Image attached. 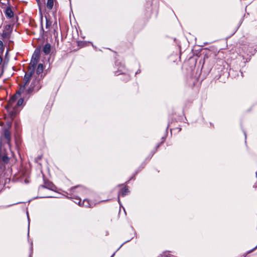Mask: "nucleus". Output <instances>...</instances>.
Instances as JSON below:
<instances>
[{
	"label": "nucleus",
	"instance_id": "nucleus-1",
	"mask_svg": "<svg viewBox=\"0 0 257 257\" xmlns=\"http://www.w3.org/2000/svg\"><path fill=\"white\" fill-rule=\"evenodd\" d=\"M38 56L37 55L34 57L33 56L30 65L28 67V70L26 72L24 79L23 85L20 87V91L24 90L26 89V87L29 84L31 77H32L35 70V67L38 62Z\"/></svg>",
	"mask_w": 257,
	"mask_h": 257
},
{
	"label": "nucleus",
	"instance_id": "nucleus-2",
	"mask_svg": "<svg viewBox=\"0 0 257 257\" xmlns=\"http://www.w3.org/2000/svg\"><path fill=\"white\" fill-rule=\"evenodd\" d=\"M32 78H33V80L30 87L27 90V93L29 94L37 92L42 87L41 83V81L42 79V76H36V75H33Z\"/></svg>",
	"mask_w": 257,
	"mask_h": 257
},
{
	"label": "nucleus",
	"instance_id": "nucleus-3",
	"mask_svg": "<svg viewBox=\"0 0 257 257\" xmlns=\"http://www.w3.org/2000/svg\"><path fill=\"white\" fill-rule=\"evenodd\" d=\"M24 90H25V89L24 90L20 91V89L19 91L17 92V93L16 94L14 95V96H13L10 99V100H9L8 103V106L9 107H13V105H14V103H15V102L17 101V99L18 98L17 94L20 95V94L21 92H23Z\"/></svg>",
	"mask_w": 257,
	"mask_h": 257
},
{
	"label": "nucleus",
	"instance_id": "nucleus-4",
	"mask_svg": "<svg viewBox=\"0 0 257 257\" xmlns=\"http://www.w3.org/2000/svg\"><path fill=\"white\" fill-rule=\"evenodd\" d=\"M41 187L47 188L51 190H54L55 188V185L52 182L46 181H44V185H41Z\"/></svg>",
	"mask_w": 257,
	"mask_h": 257
},
{
	"label": "nucleus",
	"instance_id": "nucleus-5",
	"mask_svg": "<svg viewBox=\"0 0 257 257\" xmlns=\"http://www.w3.org/2000/svg\"><path fill=\"white\" fill-rule=\"evenodd\" d=\"M43 70H44L43 65L42 64H39V65L37 67V68L36 69V74H35L34 73L33 76L36 75V76H42V75L41 74L43 72Z\"/></svg>",
	"mask_w": 257,
	"mask_h": 257
},
{
	"label": "nucleus",
	"instance_id": "nucleus-6",
	"mask_svg": "<svg viewBox=\"0 0 257 257\" xmlns=\"http://www.w3.org/2000/svg\"><path fill=\"white\" fill-rule=\"evenodd\" d=\"M6 17L8 18H12L14 17V13L10 7H7L5 11Z\"/></svg>",
	"mask_w": 257,
	"mask_h": 257
},
{
	"label": "nucleus",
	"instance_id": "nucleus-7",
	"mask_svg": "<svg viewBox=\"0 0 257 257\" xmlns=\"http://www.w3.org/2000/svg\"><path fill=\"white\" fill-rule=\"evenodd\" d=\"M51 49V45L49 43H47L44 46L43 48V51L45 54L47 55L50 53Z\"/></svg>",
	"mask_w": 257,
	"mask_h": 257
},
{
	"label": "nucleus",
	"instance_id": "nucleus-8",
	"mask_svg": "<svg viewBox=\"0 0 257 257\" xmlns=\"http://www.w3.org/2000/svg\"><path fill=\"white\" fill-rule=\"evenodd\" d=\"M11 33L10 32H7L6 31H3L2 34V37L3 38H6V39H10L11 36Z\"/></svg>",
	"mask_w": 257,
	"mask_h": 257
},
{
	"label": "nucleus",
	"instance_id": "nucleus-9",
	"mask_svg": "<svg viewBox=\"0 0 257 257\" xmlns=\"http://www.w3.org/2000/svg\"><path fill=\"white\" fill-rule=\"evenodd\" d=\"M5 138L8 141H10L11 140V133L8 130H5L4 131Z\"/></svg>",
	"mask_w": 257,
	"mask_h": 257
},
{
	"label": "nucleus",
	"instance_id": "nucleus-10",
	"mask_svg": "<svg viewBox=\"0 0 257 257\" xmlns=\"http://www.w3.org/2000/svg\"><path fill=\"white\" fill-rule=\"evenodd\" d=\"M81 206H84L86 207H91V205L89 203L88 200L84 199L82 203H81Z\"/></svg>",
	"mask_w": 257,
	"mask_h": 257
},
{
	"label": "nucleus",
	"instance_id": "nucleus-11",
	"mask_svg": "<svg viewBox=\"0 0 257 257\" xmlns=\"http://www.w3.org/2000/svg\"><path fill=\"white\" fill-rule=\"evenodd\" d=\"M129 192L128 189L126 187H124L121 190L120 194L122 196H124Z\"/></svg>",
	"mask_w": 257,
	"mask_h": 257
},
{
	"label": "nucleus",
	"instance_id": "nucleus-12",
	"mask_svg": "<svg viewBox=\"0 0 257 257\" xmlns=\"http://www.w3.org/2000/svg\"><path fill=\"white\" fill-rule=\"evenodd\" d=\"M53 0H47V7L49 10H51L53 7Z\"/></svg>",
	"mask_w": 257,
	"mask_h": 257
},
{
	"label": "nucleus",
	"instance_id": "nucleus-13",
	"mask_svg": "<svg viewBox=\"0 0 257 257\" xmlns=\"http://www.w3.org/2000/svg\"><path fill=\"white\" fill-rule=\"evenodd\" d=\"M4 31L12 32L13 30V27L11 25H7L4 27Z\"/></svg>",
	"mask_w": 257,
	"mask_h": 257
},
{
	"label": "nucleus",
	"instance_id": "nucleus-14",
	"mask_svg": "<svg viewBox=\"0 0 257 257\" xmlns=\"http://www.w3.org/2000/svg\"><path fill=\"white\" fill-rule=\"evenodd\" d=\"M46 28L47 29H48V28H49L51 27V24H52V22L48 18H46Z\"/></svg>",
	"mask_w": 257,
	"mask_h": 257
},
{
	"label": "nucleus",
	"instance_id": "nucleus-15",
	"mask_svg": "<svg viewBox=\"0 0 257 257\" xmlns=\"http://www.w3.org/2000/svg\"><path fill=\"white\" fill-rule=\"evenodd\" d=\"M77 188H78V189H79L78 192L86 191L84 188H83V187H79V186H76L73 188H72L71 190V191H73Z\"/></svg>",
	"mask_w": 257,
	"mask_h": 257
},
{
	"label": "nucleus",
	"instance_id": "nucleus-16",
	"mask_svg": "<svg viewBox=\"0 0 257 257\" xmlns=\"http://www.w3.org/2000/svg\"><path fill=\"white\" fill-rule=\"evenodd\" d=\"M23 102L24 99L23 98H21L18 100L16 105L18 106H20L23 104Z\"/></svg>",
	"mask_w": 257,
	"mask_h": 257
},
{
	"label": "nucleus",
	"instance_id": "nucleus-17",
	"mask_svg": "<svg viewBox=\"0 0 257 257\" xmlns=\"http://www.w3.org/2000/svg\"><path fill=\"white\" fill-rule=\"evenodd\" d=\"M75 201L74 202L78 204L79 206H81V199L79 198H74Z\"/></svg>",
	"mask_w": 257,
	"mask_h": 257
},
{
	"label": "nucleus",
	"instance_id": "nucleus-18",
	"mask_svg": "<svg viewBox=\"0 0 257 257\" xmlns=\"http://www.w3.org/2000/svg\"><path fill=\"white\" fill-rule=\"evenodd\" d=\"M5 49L3 43L2 41L0 40V51L3 52Z\"/></svg>",
	"mask_w": 257,
	"mask_h": 257
},
{
	"label": "nucleus",
	"instance_id": "nucleus-19",
	"mask_svg": "<svg viewBox=\"0 0 257 257\" xmlns=\"http://www.w3.org/2000/svg\"><path fill=\"white\" fill-rule=\"evenodd\" d=\"M126 80L127 81L130 79V77L128 75H125Z\"/></svg>",
	"mask_w": 257,
	"mask_h": 257
},
{
	"label": "nucleus",
	"instance_id": "nucleus-20",
	"mask_svg": "<svg viewBox=\"0 0 257 257\" xmlns=\"http://www.w3.org/2000/svg\"><path fill=\"white\" fill-rule=\"evenodd\" d=\"M256 248H257V245H256L254 248H253L252 249H251V250L249 251V252H252L253 250H254V249H255Z\"/></svg>",
	"mask_w": 257,
	"mask_h": 257
},
{
	"label": "nucleus",
	"instance_id": "nucleus-21",
	"mask_svg": "<svg viewBox=\"0 0 257 257\" xmlns=\"http://www.w3.org/2000/svg\"><path fill=\"white\" fill-rule=\"evenodd\" d=\"M2 60H3V58L2 57L0 56V65L1 64L2 62Z\"/></svg>",
	"mask_w": 257,
	"mask_h": 257
},
{
	"label": "nucleus",
	"instance_id": "nucleus-22",
	"mask_svg": "<svg viewBox=\"0 0 257 257\" xmlns=\"http://www.w3.org/2000/svg\"><path fill=\"white\" fill-rule=\"evenodd\" d=\"M122 73H123V72H121L120 73H117V72H116V73H115V74L116 75H119V74H122Z\"/></svg>",
	"mask_w": 257,
	"mask_h": 257
},
{
	"label": "nucleus",
	"instance_id": "nucleus-23",
	"mask_svg": "<svg viewBox=\"0 0 257 257\" xmlns=\"http://www.w3.org/2000/svg\"><path fill=\"white\" fill-rule=\"evenodd\" d=\"M140 73V70H138L136 72V74H138V73Z\"/></svg>",
	"mask_w": 257,
	"mask_h": 257
},
{
	"label": "nucleus",
	"instance_id": "nucleus-24",
	"mask_svg": "<svg viewBox=\"0 0 257 257\" xmlns=\"http://www.w3.org/2000/svg\"><path fill=\"white\" fill-rule=\"evenodd\" d=\"M118 201L119 203L120 204V200H119V196L118 197Z\"/></svg>",
	"mask_w": 257,
	"mask_h": 257
},
{
	"label": "nucleus",
	"instance_id": "nucleus-25",
	"mask_svg": "<svg viewBox=\"0 0 257 257\" xmlns=\"http://www.w3.org/2000/svg\"><path fill=\"white\" fill-rule=\"evenodd\" d=\"M115 253H114L111 256V257H113Z\"/></svg>",
	"mask_w": 257,
	"mask_h": 257
},
{
	"label": "nucleus",
	"instance_id": "nucleus-26",
	"mask_svg": "<svg viewBox=\"0 0 257 257\" xmlns=\"http://www.w3.org/2000/svg\"><path fill=\"white\" fill-rule=\"evenodd\" d=\"M244 134L245 137L246 138V134L245 133H244Z\"/></svg>",
	"mask_w": 257,
	"mask_h": 257
},
{
	"label": "nucleus",
	"instance_id": "nucleus-27",
	"mask_svg": "<svg viewBox=\"0 0 257 257\" xmlns=\"http://www.w3.org/2000/svg\"><path fill=\"white\" fill-rule=\"evenodd\" d=\"M37 2H39L40 0H36Z\"/></svg>",
	"mask_w": 257,
	"mask_h": 257
}]
</instances>
